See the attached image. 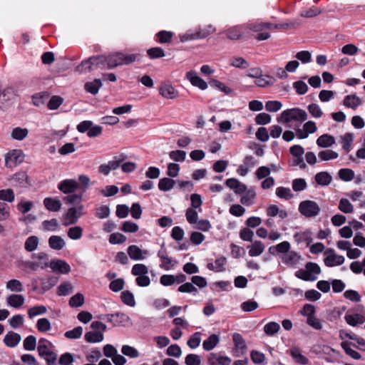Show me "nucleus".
<instances>
[{
	"label": "nucleus",
	"instance_id": "f257e3e1",
	"mask_svg": "<svg viewBox=\"0 0 365 365\" xmlns=\"http://www.w3.org/2000/svg\"><path fill=\"white\" fill-rule=\"evenodd\" d=\"M107 56V68H114L122 65H128L135 62L138 56V54H124L121 52L109 54Z\"/></svg>",
	"mask_w": 365,
	"mask_h": 365
},
{
	"label": "nucleus",
	"instance_id": "f03ea898",
	"mask_svg": "<svg viewBox=\"0 0 365 365\" xmlns=\"http://www.w3.org/2000/svg\"><path fill=\"white\" fill-rule=\"evenodd\" d=\"M307 118V114L305 110L299 108L287 109L284 110L277 118L278 122L288 123L292 120L303 122Z\"/></svg>",
	"mask_w": 365,
	"mask_h": 365
},
{
	"label": "nucleus",
	"instance_id": "7ed1b4c3",
	"mask_svg": "<svg viewBox=\"0 0 365 365\" xmlns=\"http://www.w3.org/2000/svg\"><path fill=\"white\" fill-rule=\"evenodd\" d=\"M299 211L306 217H313L319 215L320 207L316 202L307 200L299 203Z\"/></svg>",
	"mask_w": 365,
	"mask_h": 365
},
{
	"label": "nucleus",
	"instance_id": "20e7f679",
	"mask_svg": "<svg viewBox=\"0 0 365 365\" xmlns=\"http://www.w3.org/2000/svg\"><path fill=\"white\" fill-rule=\"evenodd\" d=\"M326 256L324 262L327 267L341 265L344 262V257L342 255H336L333 249H327L324 252Z\"/></svg>",
	"mask_w": 365,
	"mask_h": 365
},
{
	"label": "nucleus",
	"instance_id": "39448f33",
	"mask_svg": "<svg viewBox=\"0 0 365 365\" xmlns=\"http://www.w3.org/2000/svg\"><path fill=\"white\" fill-rule=\"evenodd\" d=\"M160 247V250L158 252V257L161 260L160 267L165 270H169L173 267H174L177 262L174 261L172 257L168 256V251L165 247L164 242L161 245Z\"/></svg>",
	"mask_w": 365,
	"mask_h": 365
},
{
	"label": "nucleus",
	"instance_id": "423d86ee",
	"mask_svg": "<svg viewBox=\"0 0 365 365\" xmlns=\"http://www.w3.org/2000/svg\"><path fill=\"white\" fill-rule=\"evenodd\" d=\"M16 96L15 91L11 87H7L0 91V108L5 109L8 108L11 101Z\"/></svg>",
	"mask_w": 365,
	"mask_h": 365
},
{
	"label": "nucleus",
	"instance_id": "0eeeda50",
	"mask_svg": "<svg viewBox=\"0 0 365 365\" xmlns=\"http://www.w3.org/2000/svg\"><path fill=\"white\" fill-rule=\"evenodd\" d=\"M22 161V153L19 150H13L8 153L5 157V164L9 168L15 167Z\"/></svg>",
	"mask_w": 365,
	"mask_h": 365
},
{
	"label": "nucleus",
	"instance_id": "6e6552de",
	"mask_svg": "<svg viewBox=\"0 0 365 365\" xmlns=\"http://www.w3.org/2000/svg\"><path fill=\"white\" fill-rule=\"evenodd\" d=\"M78 187V184L75 180H64L58 185L60 191L65 194L74 192Z\"/></svg>",
	"mask_w": 365,
	"mask_h": 365
},
{
	"label": "nucleus",
	"instance_id": "1a4fd4ad",
	"mask_svg": "<svg viewBox=\"0 0 365 365\" xmlns=\"http://www.w3.org/2000/svg\"><path fill=\"white\" fill-rule=\"evenodd\" d=\"M127 251L129 257L134 260L144 259L149 254L148 250H142L137 245H130Z\"/></svg>",
	"mask_w": 365,
	"mask_h": 365
},
{
	"label": "nucleus",
	"instance_id": "9d476101",
	"mask_svg": "<svg viewBox=\"0 0 365 365\" xmlns=\"http://www.w3.org/2000/svg\"><path fill=\"white\" fill-rule=\"evenodd\" d=\"M186 78L194 86L198 87L201 90H205L207 88V83L202 80L195 71H190L186 73Z\"/></svg>",
	"mask_w": 365,
	"mask_h": 365
},
{
	"label": "nucleus",
	"instance_id": "9b49d317",
	"mask_svg": "<svg viewBox=\"0 0 365 365\" xmlns=\"http://www.w3.org/2000/svg\"><path fill=\"white\" fill-rule=\"evenodd\" d=\"M245 29V25L235 26L229 28L225 31L226 36L231 40H239L243 36V31Z\"/></svg>",
	"mask_w": 365,
	"mask_h": 365
},
{
	"label": "nucleus",
	"instance_id": "f8f14e48",
	"mask_svg": "<svg viewBox=\"0 0 365 365\" xmlns=\"http://www.w3.org/2000/svg\"><path fill=\"white\" fill-rule=\"evenodd\" d=\"M49 267L54 271L61 274H67L71 271L70 265L61 259L51 261Z\"/></svg>",
	"mask_w": 365,
	"mask_h": 365
},
{
	"label": "nucleus",
	"instance_id": "ddd939ff",
	"mask_svg": "<svg viewBox=\"0 0 365 365\" xmlns=\"http://www.w3.org/2000/svg\"><path fill=\"white\" fill-rule=\"evenodd\" d=\"M344 319L349 325L355 327L365 322V314H346Z\"/></svg>",
	"mask_w": 365,
	"mask_h": 365
},
{
	"label": "nucleus",
	"instance_id": "4468645a",
	"mask_svg": "<svg viewBox=\"0 0 365 365\" xmlns=\"http://www.w3.org/2000/svg\"><path fill=\"white\" fill-rule=\"evenodd\" d=\"M80 215L77 212L76 207L69 208L65 216V222L63 225L68 226L70 225L76 224L80 218Z\"/></svg>",
	"mask_w": 365,
	"mask_h": 365
},
{
	"label": "nucleus",
	"instance_id": "2eb2a0df",
	"mask_svg": "<svg viewBox=\"0 0 365 365\" xmlns=\"http://www.w3.org/2000/svg\"><path fill=\"white\" fill-rule=\"evenodd\" d=\"M227 263V259L225 257H221L215 260L214 263H208L207 267L209 270L214 271L215 272H224L225 270V264Z\"/></svg>",
	"mask_w": 365,
	"mask_h": 365
},
{
	"label": "nucleus",
	"instance_id": "dca6fc26",
	"mask_svg": "<svg viewBox=\"0 0 365 365\" xmlns=\"http://www.w3.org/2000/svg\"><path fill=\"white\" fill-rule=\"evenodd\" d=\"M159 91L162 96L168 99H174L178 96V91L170 84H163Z\"/></svg>",
	"mask_w": 365,
	"mask_h": 365
},
{
	"label": "nucleus",
	"instance_id": "f3484780",
	"mask_svg": "<svg viewBox=\"0 0 365 365\" xmlns=\"http://www.w3.org/2000/svg\"><path fill=\"white\" fill-rule=\"evenodd\" d=\"M7 304L14 308H20L25 302L24 297L21 294H11L6 298Z\"/></svg>",
	"mask_w": 365,
	"mask_h": 365
},
{
	"label": "nucleus",
	"instance_id": "a211bd4d",
	"mask_svg": "<svg viewBox=\"0 0 365 365\" xmlns=\"http://www.w3.org/2000/svg\"><path fill=\"white\" fill-rule=\"evenodd\" d=\"M21 339V336L13 331H9L4 337V342L9 347H15Z\"/></svg>",
	"mask_w": 365,
	"mask_h": 365
},
{
	"label": "nucleus",
	"instance_id": "6ab92c4d",
	"mask_svg": "<svg viewBox=\"0 0 365 365\" xmlns=\"http://www.w3.org/2000/svg\"><path fill=\"white\" fill-rule=\"evenodd\" d=\"M301 256L294 251H289L287 252L282 258V262L287 264L294 266L300 259Z\"/></svg>",
	"mask_w": 365,
	"mask_h": 365
},
{
	"label": "nucleus",
	"instance_id": "aec40b11",
	"mask_svg": "<svg viewBox=\"0 0 365 365\" xmlns=\"http://www.w3.org/2000/svg\"><path fill=\"white\" fill-rule=\"evenodd\" d=\"M43 205L45 207L51 212H57L61 208V202L59 200L53 197H46L43 200Z\"/></svg>",
	"mask_w": 365,
	"mask_h": 365
},
{
	"label": "nucleus",
	"instance_id": "412c9836",
	"mask_svg": "<svg viewBox=\"0 0 365 365\" xmlns=\"http://www.w3.org/2000/svg\"><path fill=\"white\" fill-rule=\"evenodd\" d=\"M276 81V79L269 75H262L261 73L256 80L255 84L262 88L272 86Z\"/></svg>",
	"mask_w": 365,
	"mask_h": 365
},
{
	"label": "nucleus",
	"instance_id": "4be33fe9",
	"mask_svg": "<svg viewBox=\"0 0 365 365\" xmlns=\"http://www.w3.org/2000/svg\"><path fill=\"white\" fill-rule=\"evenodd\" d=\"M312 232L307 230L304 232H296L294 235V239L298 244L306 242L309 245L312 241Z\"/></svg>",
	"mask_w": 365,
	"mask_h": 365
},
{
	"label": "nucleus",
	"instance_id": "5701e85b",
	"mask_svg": "<svg viewBox=\"0 0 365 365\" xmlns=\"http://www.w3.org/2000/svg\"><path fill=\"white\" fill-rule=\"evenodd\" d=\"M233 342L235 344V348L236 352L240 354H244L247 349L245 342L241 334L238 333H235L232 336Z\"/></svg>",
	"mask_w": 365,
	"mask_h": 365
},
{
	"label": "nucleus",
	"instance_id": "b1692460",
	"mask_svg": "<svg viewBox=\"0 0 365 365\" xmlns=\"http://www.w3.org/2000/svg\"><path fill=\"white\" fill-rule=\"evenodd\" d=\"M220 342V336L215 334H211L202 343V348L205 351L212 350Z\"/></svg>",
	"mask_w": 365,
	"mask_h": 365
},
{
	"label": "nucleus",
	"instance_id": "393cba45",
	"mask_svg": "<svg viewBox=\"0 0 365 365\" xmlns=\"http://www.w3.org/2000/svg\"><path fill=\"white\" fill-rule=\"evenodd\" d=\"M343 104L346 107L356 109L361 104V100L356 95H348L344 98Z\"/></svg>",
	"mask_w": 365,
	"mask_h": 365
},
{
	"label": "nucleus",
	"instance_id": "a878e982",
	"mask_svg": "<svg viewBox=\"0 0 365 365\" xmlns=\"http://www.w3.org/2000/svg\"><path fill=\"white\" fill-rule=\"evenodd\" d=\"M335 143V139L332 135L324 134L317 140V145L321 148H328Z\"/></svg>",
	"mask_w": 365,
	"mask_h": 365
},
{
	"label": "nucleus",
	"instance_id": "bb28decb",
	"mask_svg": "<svg viewBox=\"0 0 365 365\" xmlns=\"http://www.w3.org/2000/svg\"><path fill=\"white\" fill-rule=\"evenodd\" d=\"M48 245L51 248L60 250L64 247L66 243L60 236L52 235L48 239Z\"/></svg>",
	"mask_w": 365,
	"mask_h": 365
},
{
	"label": "nucleus",
	"instance_id": "cd10ccee",
	"mask_svg": "<svg viewBox=\"0 0 365 365\" xmlns=\"http://www.w3.org/2000/svg\"><path fill=\"white\" fill-rule=\"evenodd\" d=\"M314 178L317 184L322 186L329 185L332 180L331 176L327 172H319L316 174Z\"/></svg>",
	"mask_w": 365,
	"mask_h": 365
},
{
	"label": "nucleus",
	"instance_id": "c85d7f7f",
	"mask_svg": "<svg viewBox=\"0 0 365 365\" xmlns=\"http://www.w3.org/2000/svg\"><path fill=\"white\" fill-rule=\"evenodd\" d=\"M175 182V180L171 178H163L159 180L158 188L161 191H169L174 187Z\"/></svg>",
	"mask_w": 365,
	"mask_h": 365
},
{
	"label": "nucleus",
	"instance_id": "c756f323",
	"mask_svg": "<svg viewBox=\"0 0 365 365\" xmlns=\"http://www.w3.org/2000/svg\"><path fill=\"white\" fill-rule=\"evenodd\" d=\"M102 83L100 79H95L91 82H87L85 83V90L93 95L98 93L99 88L101 87Z\"/></svg>",
	"mask_w": 365,
	"mask_h": 365
},
{
	"label": "nucleus",
	"instance_id": "7c9ffc66",
	"mask_svg": "<svg viewBox=\"0 0 365 365\" xmlns=\"http://www.w3.org/2000/svg\"><path fill=\"white\" fill-rule=\"evenodd\" d=\"M245 25V29H248L255 32L262 31L266 29H270L272 27L271 23H248Z\"/></svg>",
	"mask_w": 365,
	"mask_h": 365
},
{
	"label": "nucleus",
	"instance_id": "2f4dec72",
	"mask_svg": "<svg viewBox=\"0 0 365 365\" xmlns=\"http://www.w3.org/2000/svg\"><path fill=\"white\" fill-rule=\"evenodd\" d=\"M264 250V245L261 241H255L250 246L249 255L251 257L260 255Z\"/></svg>",
	"mask_w": 365,
	"mask_h": 365
},
{
	"label": "nucleus",
	"instance_id": "473e14b6",
	"mask_svg": "<svg viewBox=\"0 0 365 365\" xmlns=\"http://www.w3.org/2000/svg\"><path fill=\"white\" fill-rule=\"evenodd\" d=\"M32 259H37L38 260L37 262L41 269H45L49 267L48 255L45 252L33 254Z\"/></svg>",
	"mask_w": 365,
	"mask_h": 365
},
{
	"label": "nucleus",
	"instance_id": "72a5a7b5",
	"mask_svg": "<svg viewBox=\"0 0 365 365\" xmlns=\"http://www.w3.org/2000/svg\"><path fill=\"white\" fill-rule=\"evenodd\" d=\"M115 326L125 327L130 324V318L125 313L116 312L115 313Z\"/></svg>",
	"mask_w": 365,
	"mask_h": 365
},
{
	"label": "nucleus",
	"instance_id": "f704fd0d",
	"mask_svg": "<svg viewBox=\"0 0 365 365\" xmlns=\"http://www.w3.org/2000/svg\"><path fill=\"white\" fill-rule=\"evenodd\" d=\"M85 340L89 343L101 342L103 340V334L98 331H88L85 334Z\"/></svg>",
	"mask_w": 365,
	"mask_h": 365
},
{
	"label": "nucleus",
	"instance_id": "c9c22d12",
	"mask_svg": "<svg viewBox=\"0 0 365 365\" xmlns=\"http://www.w3.org/2000/svg\"><path fill=\"white\" fill-rule=\"evenodd\" d=\"M49 93L48 92H41L34 94L32 96V102L36 106H41L48 99Z\"/></svg>",
	"mask_w": 365,
	"mask_h": 365
},
{
	"label": "nucleus",
	"instance_id": "e433bc0d",
	"mask_svg": "<svg viewBox=\"0 0 365 365\" xmlns=\"http://www.w3.org/2000/svg\"><path fill=\"white\" fill-rule=\"evenodd\" d=\"M39 243L38 237L30 236L29 237L24 244V248L27 252H33L36 250Z\"/></svg>",
	"mask_w": 365,
	"mask_h": 365
},
{
	"label": "nucleus",
	"instance_id": "4c0bfd02",
	"mask_svg": "<svg viewBox=\"0 0 365 365\" xmlns=\"http://www.w3.org/2000/svg\"><path fill=\"white\" fill-rule=\"evenodd\" d=\"M291 356L295 360L297 364L302 365H307L309 364V359L305 356L302 355L300 353V351L298 349H293L291 350Z\"/></svg>",
	"mask_w": 365,
	"mask_h": 365
},
{
	"label": "nucleus",
	"instance_id": "58836bf2",
	"mask_svg": "<svg viewBox=\"0 0 365 365\" xmlns=\"http://www.w3.org/2000/svg\"><path fill=\"white\" fill-rule=\"evenodd\" d=\"M15 200V194L12 189L0 190V201L12 202Z\"/></svg>",
	"mask_w": 365,
	"mask_h": 365
},
{
	"label": "nucleus",
	"instance_id": "ea45409f",
	"mask_svg": "<svg viewBox=\"0 0 365 365\" xmlns=\"http://www.w3.org/2000/svg\"><path fill=\"white\" fill-rule=\"evenodd\" d=\"M350 345H351V343L348 341H343L341 344V347L347 355L350 356L354 359H360L361 358V355L358 351L352 349L350 347Z\"/></svg>",
	"mask_w": 365,
	"mask_h": 365
},
{
	"label": "nucleus",
	"instance_id": "a19ab883",
	"mask_svg": "<svg viewBox=\"0 0 365 365\" xmlns=\"http://www.w3.org/2000/svg\"><path fill=\"white\" fill-rule=\"evenodd\" d=\"M6 289L11 292H21L24 290L22 283L18 279L9 280L6 284Z\"/></svg>",
	"mask_w": 365,
	"mask_h": 365
},
{
	"label": "nucleus",
	"instance_id": "79ce46f5",
	"mask_svg": "<svg viewBox=\"0 0 365 365\" xmlns=\"http://www.w3.org/2000/svg\"><path fill=\"white\" fill-rule=\"evenodd\" d=\"M120 299L122 302L130 307H134L135 305V301L133 293L128 290H125L121 292Z\"/></svg>",
	"mask_w": 365,
	"mask_h": 365
},
{
	"label": "nucleus",
	"instance_id": "37998d69",
	"mask_svg": "<svg viewBox=\"0 0 365 365\" xmlns=\"http://www.w3.org/2000/svg\"><path fill=\"white\" fill-rule=\"evenodd\" d=\"M67 235L68 237L71 240H79L83 235V229L80 226L71 227L68 230Z\"/></svg>",
	"mask_w": 365,
	"mask_h": 365
},
{
	"label": "nucleus",
	"instance_id": "c03bdc74",
	"mask_svg": "<svg viewBox=\"0 0 365 365\" xmlns=\"http://www.w3.org/2000/svg\"><path fill=\"white\" fill-rule=\"evenodd\" d=\"M305 269L308 272V274H311V277L317 278V275L321 273L320 267L315 262H307L305 264Z\"/></svg>",
	"mask_w": 365,
	"mask_h": 365
},
{
	"label": "nucleus",
	"instance_id": "a18cd8bd",
	"mask_svg": "<svg viewBox=\"0 0 365 365\" xmlns=\"http://www.w3.org/2000/svg\"><path fill=\"white\" fill-rule=\"evenodd\" d=\"M230 65L235 68L245 69L250 66V63L242 57H233Z\"/></svg>",
	"mask_w": 365,
	"mask_h": 365
},
{
	"label": "nucleus",
	"instance_id": "49530a36",
	"mask_svg": "<svg viewBox=\"0 0 365 365\" xmlns=\"http://www.w3.org/2000/svg\"><path fill=\"white\" fill-rule=\"evenodd\" d=\"M338 208L344 213H351L354 210V206L346 198H341L339 201Z\"/></svg>",
	"mask_w": 365,
	"mask_h": 365
},
{
	"label": "nucleus",
	"instance_id": "de8ad7c7",
	"mask_svg": "<svg viewBox=\"0 0 365 365\" xmlns=\"http://www.w3.org/2000/svg\"><path fill=\"white\" fill-rule=\"evenodd\" d=\"M210 85L215 88L219 89L225 94H230L233 92V90L230 87L225 86L223 83L218 80L212 79L209 82Z\"/></svg>",
	"mask_w": 365,
	"mask_h": 365
},
{
	"label": "nucleus",
	"instance_id": "09e8293b",
	"mask_svg": "<svg viewBox=\"0 0 365 365\" xmlns=\"http://www.w3.org/2000/svg\"><path fill=\"white\" fill-rule=\"evenodd\" d=\"M73 292V288L70 282H64L61 284L58 287V295L66 296Z\"/></svg>",
	"mask_w": 365,
	"mask_h": 365
},
{
	"label": "nucleus",
	"instance_id": "8fccbe9b",
	"mask_svg": "<svg viewBox=\"0 0 365 365\" xmlns=\"http://www.w3.org/2000/svg\"><path fill=\"white\" fill-rule=\"evenodd\" d=\"M29 133V130L26 128H15L11 132V137L14 139L18 140H22L24 139Z\"/></svg>",
	"mask_w": 365,
	"mask_h": 365
},
{
	"label": "nucleus",
	"instance_id": "3c124183",
	"mask_svg": "<svg viewBox=\"0 0 365 365\" xmlns=\"http://www.w3.org/2000/svg\"><path fill=\"white\" fill-rule=\"evenodd\" d=\"M147 54L151 59H156L164 57L165 51L160 47H153L147 51Z\"/></svg>",
	"mask_w": 365,
	"mask_h": 365
},
{
	"label": "nucleus",
	"instance_id": "603ef678",
	"mask_svg": "<svg viewBox=\"0 0 365 365\" xmlns=\"http://www.w3.org/2000/svg\"><path fill=\"white\" fill-rule=\"evenodd\" d=\"M276 195L278 197L289 200L293 197V194L289 187H279L276 189Z\"/></svg>",
	"mask_w": 365,
	"mask_h": 365
},
{
	"label": "nucleus",
	"instance_id": "864d4df0",
	"mask_svg": "<svg viewBox=\"0 0 365 365\" xmlns=\"http://www.w3.org/2000/svg\"><path fill=\"white\" fill-rule=\"evenodd\" d=\"M339 177L344 181H351L354 178V172L349 168H342L339 170Z\"/></svg>",
	"mask_w": 365,
	"mask_h": 365
},
{
	"label": "nucleus",
	"instance_id": "5fc2aeb1",
	"mask_svg": "<svg viewBox=\"0 0 365 365\" xmlns=\"http://www.w3.org/2000/svg\"><path fill=\"white\" fill-rule=\"evenodd\" d=\"M58 282V278L56 277H51L47 279L41 280V289L43 292H46L50 290L53 287H54Z\"/></svg>",
	"mask_w": 365,
	"mask_h": 365
},
{
	"label": "nucleus",
	"instance_id": "6e6d98bb",
	"mask_svg": "<svg viewBox=\"0 0 365 365\" xmlns=\"http://www.w3.org/2000/svg\"><path fill=\"white\" fill-rule=\"evenodd\" d=\"M58 222L55 218L50 220H44L42 222V227L45 231H55L58 229Z\"/></svg>",
	"mask_w": 365,
	"mask_h": 365
},
{
	"label": "nucleus",
	"instance_id": "4d7b16f0",
	"mask_svg": "<svg viewBox=\"0 0 365 365\" xmlns=\"http://www.w3.org/2000/svg\"><path fill=\"white\" fill-rule=\"evenodd\" d=\"M84 304V297L81 293H77L69 299V305L71 307H81Z\"/></svg>",
	"mask_w": 365,
	"mask_h": 365
},
{
	"label": "nucleus",
	"instance_id": "13d9d810",
	"mask_svg": "<svg viewBox=\"0 0 365 365\" xmlns=\"http://www.w3.org/2000/svg\"><path fill=\"white\" fill-rule=\"evenodd\" d=\"M36 328L41 332H46L51 329V325L47 318H41L36 323Z\"/></svg>",
	"mask_w": 365,
	"mask_h": 365
},
{
	"label": "nucleus",
	"instance_id": "bf43d9fd",
	"mask_svg": "<svg viewBox=\"0 0 365 365\" xmlns=\"http://www.w3.org/2000/svg\"><path fill=\"white\" fill-rule=\"evenodd\" d=\"M201 341V333L200 332H195L188 339L187 344V346L190 349H195L197 348Z\"/></svg>",
	"mask_w": 365,
	"mask_h": 365
},
{
	"label": "nucleus",
	"instance_id": "052dcab7",
	"mask_svg": "<svg viewBox=\"0 0 365 365\" xmlns=\"http://www.w3.org/2000/svg\"><path fill=\"white\" fill-rule=\"evenodd\" d=\"M280 329L279 324L277 322H272L264 325V331L266 334L272 336L276 334Z\"/></svg>",
	"mask_w": 365,
	"mask_h": 365
},
{
	"label": "nucleus",
	"instance_id": "680f3d73",
	"mask_svg": "<svg viewBox=\"0 0 365 365\" xmlns=\"http://www.w3.org/2000/svg\"><path fill=\"white\" fill-rule=\"evenodd\" d=\"M173 34L170 31H159L156 36L160 43H170L172 41Z\"/></svg>",
	"mask_w": 365,
	"mask_h": 365
},
{
	"label": "nucleus",
	"instance_id": "e2e57ef3",
	"mask_svg": "<svg viewBox=\"0 0 365 365\" xmlns=\"http://www.w3.org/2000/svg\"><path fill=\"white\" fill-rule=\"evenodd\" d=\"M178 292L182 293H194L198 292L197 289L193 285L192 282H185L178 287Z\"/></svg>",
	"mask_w": 365,
	"mask_h": 365
},
{
	"label": "nucleus",
	"instance_id": "0e129e2a",
	"mask_svg": "<svg viewBox=\"0 0 365 365\" xmlns=\"http://www.w3.org/2000/svg\"><path fill=\"white\" fill-rule=\"evenodd\" d=\"M63 99L58 96H53L48 102L47 107L50 110L57 109L62 103Z\"/></svg>",
	"mask_w": 365,
	"mask_h": 365
},
{
	"label": "nucleus",
	"instance_id": "69168bd1",
	"mask_svg": "<svg viewBox=\"0 0 365 365\" xmlns=\"http://www.w3.org/2000/svg\"><path fill=\"white\" fill-rule=\"evenodd\" d=\"M122 353L130 358H137L139 356L138 351L129 345H123L121 349Z\"/></svg>",
	"mask_w": 365,
	"mask_h": 365
},
{
	"label": "nucleus",
	"instance_id": "338daca9",
	"mask_svg": "<svg viewBox=\"0 0 365 365\" xmlns=\"http://www.w3.org/2000/svg\"><path fill=\"white\" fill-rule=\"evenodd\" d=\"M131 272L133 275L138 277L144 274H148V269L145 264H136L133 265Z\"/></svg>",
	"mask_w": 365,
	"mask_h": 365
},
{
	"label": "nucleus",
	"instance_id": "774afa93",
	"mask_svg": "<svg viewBox=\"0 0 365 365\" xmlns=\"http://www.w3.org/2000/svg\"><path fill=\"white\" fill-rule=\"evenodd\" d=\"M36 346V338L33 335L28 336L24 341V348L28 351H33Z\"/></svg>",
	"mask_w": 365,
	"mask_h": 365
}]
</instances>
